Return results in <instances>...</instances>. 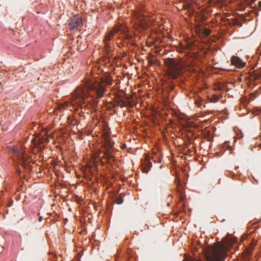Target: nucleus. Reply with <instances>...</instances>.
<instances>
[{
  "label": "nucleus",
  "instance_id": "412c9836",
  "mask_svg": "<svg viewBox=\"0 0 261 261\" xmlns=\"http://www.w3.org/2000/svg\"><path fill=\"white\" fill-rule=\"evenodd\" d=\"M251 249H250L249 248H248L247 249H246V253L248 255H249L250 254H251Z\"/></svg>",
  "mask_w": 261,
  "mask_h": 261
},
{
  "label": "nucleus",
  "instance_id": "393cba45",
  "mask_svg": "<svg viewBox=\"0 0 261 261\" xmlns=\"http://www.w3.org/2000/svg\"><path fill=\"white\" fill-rule=\"evenodd\" d=\"M174 86L173 85H171L170 86V90H173L174 89Z\"/></svg>",
  "mask_w": 261,
  "mask_h": 261
},
{
  "label": "nucleus",
  "instance_id": "20e7f679",
  "mask_svg": "<svg viewBox=\"0 0 261 261\" xmlns=\"http://www.w3.org/2000/svg\"><path fill=\"white\" fill-rule=\"evenodd\" d=\"M127 31L128 29L125 25L120 23H118L115 25L113 27L112 30H111L105 36V39L103 40L105 43V51L108 57H110L112 56V54H111L112 50L111 49V45L110 43V41L111 40L112 38L114 37V35H117L119 32L120 34L124 35V37L128 38L127 35L126 34Z\"/></svg>",
  "mask_w": 261,
  "mask_h": 261
},
{
  "label": "nucleus",
  "instance_id": "4be33fe9",
  "mask_svg": "<svg viewBox=\"0 0 261 261\" xmlns=\"http://www.w3.org/2000/svg\"><path fill=\"white\" fill-rule=\"evenodd\" d=\"M257 9L258 11H261V1L258 3V7Z\"/></svg>",
  "mask_w": 261,
  "mask_h": 261
},
{
  "label": "nucleus",
  "instance_id": "9b49d317",
  "mask_svg": "<svg viewBox=\"0 0 261 261\" xmlns=\"http://www.w3.org/2000/svg\"><path fill=\"white\" fill-rule=\"evenodd\" d=\"M231 63L232 65L239 68H243L245 65V62H243L240 58L235 56L231 57Z\"/></svg>",
  "mask_w": 261,
  "mask_h": 261
},
{
  "label": "nucleus",
  "instance_id": "f03ea898",
  "mask_svg": "<svg viewBox=\"0 0 261 261\" xmlns=\"http://www.w3.org/2000/svg\"><path fill=\"white\" fill-rule=\"evenodd\" d=\"M222 242L214 244L208 246L203 249L204 255L206 261H223L226 256L227 248L226 246H230L234 242V240L228 238H224L222 240ZM182 261H201L196 258H186Z\"/></svg>",
  "mask_w": 261,
  "mask_h": 261
},
{
  "label": "nucleus",
  "instance_id": "a211bd4d",
  "mask_svg": "<svg viewBox=\"0 0 261 261\" xmlns=\"http://www.w3.org/2000/svg\"><path fill=\"white\" fill-rule=\"evenodd\" d=\"M219 97L216 95L213 96V97L212 98L211 101L213 102H216L218 101Z\"/></svg>",
  "mask_w": 261,
  "mask_h": 261
},
{
  "label": "nucleus",
  "instance_id": "ddd939ff",
  "mask_svg": "<svg viewBox=\"0 0 261 261\" xmlns=\"http://www.w3.org/2000/svg\"><path fill=\"white\" fill-rule=\"evenodd\" d=\"M192 4L197 5V0H185L184 7L185 9H188L192 8Z\"/></svg>",
  "mask_w": 261,
  "mask_h": 261
},
{
  "label": "nucleus",
  "instance_id": "4468645a",
  "mask_svg": "<svg viewBox=\"0 0 261 261\" xmlns=\"http://www.w3.org/2000/svg\"><path fill=\"white\" fill-rule=\"evenodd\" d=\"M250 76L252 79L257 80L261 76V70H253L250 72Z\"/></svg>",
  "mask_w": 261,
  "mask_h": 261
},
{
  "label": "nucleus",
  "instance_id": "423d86ee",
  "mask_svg": "<svg viewBox=\"0 0 261 261\" xmlns=\"http://www.w3.org/2000/svg\"><path fill=\"white\" fill-rule=\"evenodd\" d=\"M49 137H54V135L50 134L49 135L46 132H43L39 136L33 138L31 142L34 147L38 148L40 151H42L44 148V146L43 144L49 141Z\"/></svg>",
  "mask_w": 261,
  "mask_h": 261
},
{
  "label": "nucleus",
  "instance_id": "bb28decb",
  "mask_svg": "<svg viewBox=\"0 0 261 261\" xmlns=\"http://www.w3.org/2000/svg\"><path fill=\"white\" fill-rule=\"evenodd\" d=\"M255 1L256 0H252L251 1V4H250V5L251 7H252V5L255 2Z\"/></svg>",
  "mask_w": 261,
  "mask_h": 261
},
{
  "label": "nucleus",
  "instance_id": "f8f14e48",
  "mask_svg": "<svg viewBox=\"0 0 261 261\" xmlns=\"http://www.w3.org/2000/svg\"><path fill=\"white\" fill-rule=\"evenodd\" d=\"M115 105L120 107H124L127 106V103L120 97H117L114 100Z\"/></svg>",
  "mask_w": 261,
  "mask_h": 261
},
{
  "label": "nucleus",
  "instance_id": "6ab92c4d",
  "mask_svg": "<svg viewBox=\"0 0 261 261\" xmlns=\"http://www.w3.org/2000/svg\"><path fill=\"white\" fill-rule=\"evenodd\" d=\"M193 46H194V43L192 42H190L188 43L187 47L188 49H192Z\"/></svg>",
  "mask_w": 261,
  "mask_h": 261
},
{
  "label": "nucleus",
  "instance_id": "39448f33",
  "mask_svg": "<svg viewBox=\"0 0 261 261\" xmlns=\"http://www.w3.org/2000/svg\"><path fill=\"white\" fill-rule=\"evenodd\" d=\"M164 63L167 67V74L172 79H176L180 73L181 66L180 63L173 59L167 58Z\"/></svg>",
  "mask_w": 261,
  "mask_h": 261
},
{
  "label": "nucleus",
  "instance_id": "1a4fd4ad",
  "mask_svg": "<svg viewBox=\"0 0 261 261\" xmlns=\"http://www.w3.org/2000/svg\"><path fill=\"white\" fill-rule=\"evenodd\" d=\"M13 152L17 155L19 159L21 161V165L23 168L26 169L31 168V162L28 161V157L25 155V153L22 149L19 150L17 148H14L13 149Z\"/></svg>",
  "mask_w": 261,
  "mask_h": 261
},
{
  "label": "nucleus",
  "instance_id": "dca6fc26",
  "mask_svg": "<svg viewBox=\"0 0 261 261\" xmlns=\"http://www.w3.org/2000/svg\"><path fill=\"white\" fill-rule=\"evenodd\" d=\"M123 199L121 196H119V197H117V198L116 199V202L118 204H122L123 203Z\"/></svg>",
  "mask_w": 261,
  "mask_h": 261
},
{
  "label": "nucleus",
  "instance_id": "2eb2a0df",
  "mask_svg": "<svg viewBox=\"0 0 261 261\" xmlns=\"http://www.w3.org/2000/svg\"><path fill=\"white\" fill-rule=\"evenodd\" d=\"M211 30L205 28L204 29L203 34L205 36H208L211 34Z\"/></svg>",
  "mask_w": 261,
  "mask_h": 261
},
{
  "label": "nucleus",
  "instance_id": "9d476101",
  "mask_svg": "<svg viewBox=\"0 0 261 261\" xmlns=\"http://www.w3.org/2000/svg\"><path fill=\"white\" fill-rule=\"evenodd\" d=\"M83 23L82 18L80 16H75L71 19L69 28L71 30L78 28L82 25Z\"/></svg>",
  "mask_w": 261,
  "mask_h": 261
},
{
  "label": "nucleus",
  "instance_id": "b1692460",
  "mask_svg": "<svg viewBox=\"0 0 261 261\" xmlns=\"http://www.w3.org/2000/svg\"><path fill=\"white\" fill-rule=\"evenodd\" d=\"M17 172L19 175H20V170L19 169H17Z\"/></svg>",
  "mask_w": 261,
  "mask_h": 261
},
{
  "label": "nucleus",
  "instance_id": "cd10ccee",
  "mask_svg": "<svg viewBox=\"0 0 261 261\" xmlns=\"http://www.w3.org/2000/svg\"><path fill=\"white\" fill-rule=\"evenodd\" d=\"M125 146H125V144H123V145H122V147H123V148L125 147Z\"/></svg>",
  "mask_w": 261,
  "mask_h": 261
},
{
  "label": "nucleus",
  "instance_id": "5701e85b",
  "mask_svg": "<svg viewBox=\"0 0 261 261\" xmlns=\"http://www.w3.org/2000/svg\"><path fill=\"white\" fill-rule=\"evenodd\" d=\"M84 115V112L82 111L81 112L79 113V115L80 117H82Z\"/></svg>",
  "mask_w": 261,
  "mask_h": 261
},
{
  "label": "nucleus",
  "instance_id": "a878e982",
  "mask_svg": "<svg viewBox=\"0 0 261 261\" xmlns=\"http://www.w3.org/2000/svg\"><path fill=\"white\" fill-rule=\"evenodd\" d=\"M42 216H40V217L39 218V219H38V221H39V222H41V221H42Z\"/></svg>",
  "mask_w": 261,
  "mask_h": 261
},
{
  "label": "nucleus",
  "instance_id": "7ed1b4c3",
  "mask_svg": "<svg viewBox=\"0 0 261 261\" xmlns=\"http://www.w3.org/2000/svg\"><path fill=\"white\" fill-rule=\"evenodd\" d=\"M102 137L105 143L103 144V150L100 151L98 154L100 160L105 159L107 162L111 163L114 162V155H113L114 142L110 138V132L108 129H104L102 133Z\"/></svg>",
  "mask_w": 261,
  "mask_h": 261
},
{
  "label": "nucleus",
  "instance_id": "aec40b11",
  "mask_svg": "<svg viewBox=\"0 0 261 261\" xmlns=\"http://www.w3.org/2000/svg\"><path fill=\"white\" fill-rule=\"evenodd\" d=\"M132 96H127V97H125V99L127 100V106H130L131 105V103H130V101H129V100L132 98Z\"/></svg>",
  "mask_w": 261,
  "mask_h": 261
},
{
  "label": "nucleus",
  "instance_id": "6e6552de",
  "mask_svg": "<svg viewBox=\"0 0 261 261\" xmlns=\"http://www.w3.org/2000/svg\"><path fill=\"white\" fill-rule=\"evenodd\" d=\"M134 16L138 19L140 27L143 30L147 29L151 24L150 19L148 18L142 11L135 12Z\"/></svg>",
  "mask_w": 261,
  "mask_h": 261
},
{
  "label": "nucleus",
  "instance_id": "f3484780",
  "mask_svg": "<svg viewBox=\"0 0 261 261\" xmlns=\"http://www.w3.org/2000/svg\"><path fill=\"white\" fill-rule=\"evenodd\" d=\"M195 103L198 107H200L202 106V100L200 98L196 99L195 101Z\"/></svg>",
  "mask_w": 261,
  "mask_h": 261
},
{
  "label": "nucleus",
  "instance_id": "f257e3e1",
  "mask_svg": "<svg viewBox=\"0 0 261 261\" xmlns=\"http://www.w3.org/2000/svg\"><path fill=\"white\" fill-rule=\"evenodd\" d=\"M112 78L109 75L100 80L87 81L83 85L77 87L72 93L70 101L61 103L54 110L64 113L65 110H72L71 108L77 106L81 109L90 108L96 110L98 102L95 99L103 97L106 89L105 85H111Z\"/></svg>",
  "mask_w": 261,
  "mask_h": 261
},
{
  "label": "nucleus",
  "instance_id": "0eeeda50",
  "mask_svg": "<svg viewBox=\"0 0 261 261\" xmlns=\"http://www.w3.org/2000/svg\"><path fill=\"white\" fill-rule=\"evenodd\" d=\"M151 160H152L154 163H160L161 162L160 155L154 153L153 155L150 157L149 155L145 154L144 160L142 163V170L144 173H147L151 168L152 163Z\"/></svg>",
  "mask_w": 261,
  "mask_h": 261
}]
</instances>
